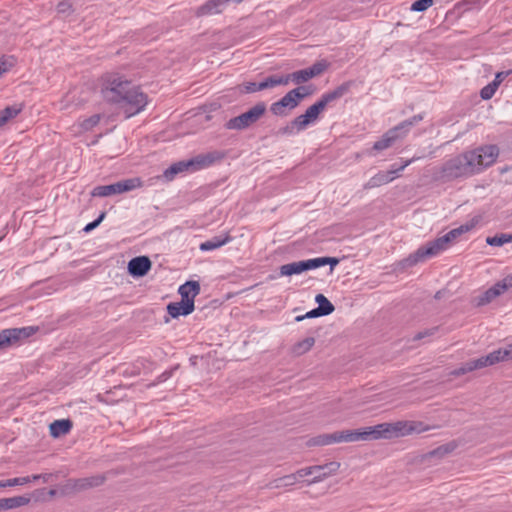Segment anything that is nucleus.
<instances>
[{
    "mask_svg": "<svg viewBox=\"0 0 512 512\" xmlns=\"http://www.w3.org/2000/svg\"><path fill=\"white\" fill-rule=\"evenodd\" d=\"M13 66V62L6 60V59H0V76L6 72H8L11 67Z\"/></svg>",
    "mask_w": 512,
    "mask_h": 512,
    "instance_id": "46",
    "label": "nucleus"
},
{
    "mask_svg": "<svg viewBox=\"0 0 512 512\" xmlns=\"http://www.w3.org/2000/svg\"><path fill=\"white\" fill-rule=\"evenodd\" d=\"M497 89V84L491 82L481 89L480 96L483 100H489L494 96Z\"/></svg>",
    "mask_w": 512,
    "mask_h": 512,
    "instance_id": "39",
    "label": "nucleus"
},
{
    "mask_svg": "<svg viewBox=\"0 0 512 512\" xmlns=\"http://www.w3.org/2000/svg\"><path fill=\"white\" fill-rule=\"evenodd\" d=\"M226 8L225 0H208L197 8V16L214 15L221 13Z\"/></svg>",
    "mask_w": 512,
    "mask_h": 512,
    "instance_id": "23",
    "label": "nucleus"
},
{
    "mask_svg": "<svg viewBox=\"0 0 512 512\" xmlns=\"http://www.w3.org/2000/svg\"><path fill=\"white\" fill-rule=\"evenodd\" d=\"M429 429L430 427L421 421H397L393 423H381L358 430L360 441H369L403 437L413 433H422Z\"/></svg>",
    "mask_w": 512,
    "mask_h": 512,
    "instance_id": "3",
    "label": "nucleus"
},
{
    "mask_svg": "<svg viewBox=\"0 0 512 512\" xmlns=\"http://www.w3.org/2000/svg\"><path fill=\"white\" fill-rule=\"evenodd\" d=\"M104 475H95L86 478L70 480L68 486L74 491H81L92 487L100 486L105 481Z\"/></svg>",
    "mask_w": 512,
    "mask_h": 512,
    "instance_id": "16",
    "label": "nucleus"
},
{
    "mask_svg": "<svg viewBox=\"0 0 512 512\" xmlns=\"http://www.w3.org/2000/svg\"><path fill=\"white\" fill-rule=\"evenodd\" d=\"M172 373H173V370L164 371L162 374H160L158 376L157 382L158 383L165 382L166 380H168L172 376Z\"/></svg>",
    "mask_w": 512,
    "mask_h": 512,
    "instance_id": "50",
    "label": "nucleus"
},
{
    "mask_svg": "<svg viewBox=\"0 0 512 512\" xmlns=\"http://www.w3.org/2000/svg\"><path fill=\"white\" fill-rule=\"evenodd\" d=\"M152 263L147 256L132 258L128 263V272L134 277H142L151 269Z\"/></svg>",
    "mask_w": 512,
    "mask_h": 512,
    "instance_id": "15",
    "label": "nucleus"
},
{
    "mask_svg": "<svg viewBox=\"0 0 512 512\" xmlns=\"http://www.w3.org/2000/svg\"><path fill=\"white\" fill-rule=\"evenodd\" d=\"M288 84V75H272L261 82H246L241 86L244 93H254L257 91L272 89L277 86Z\"/></svg>",
    "mask_w": 512,
    "mask_h": 512,
    "instance_id": "10",
    "label": "nucleus"
},
{
    "mask_svg": "<svg viewBox=\"0 0 512 512\" xmlns=\"http://www.w3.org/2000/svg\"><path fill=\"white\" fill-rule=\"evenodd\" d=\"M510 359H512V343L506 348H500L487 354L486 356L472 359L463 363L459 368L452 370L450 375L459 377L466 373L492 366L499 362L507 361Z\"/></svg>",
    "mask_w": 512,
    "mask_h": 512,
    "instance_id": "5",
    "label": "nucleus"
},
{
    "mask_svg": "<svg viewBox=\"0 0 512 512\" xmlns=\"http://www.w3.org/2000/svg\"><path fill=\"white\" fill-rule=\"evenodd\" d=\"M72 426V421L69 419L55 420L49 425L50 435L54 438L66 435L70 432Z\"/></svg>",
    "mask_w": 512,
    "mask_h": 512,
    "instance_id": "25",
    "label": "nucleus"
},
{
    "mask_svg": "<svg viewBox=\"0 0 512 512\" xmlns=\"http://www.w3.org/2000/svg\"><path fill=\"white\" fill-rule=\"evenodd\" d=\"M420 159V157H413L411 159H408L406 161L403 162V164L399 167V168H392V171H396V177H398L399 173L401 171H403L407 166H409L411 163H413L414 161Z\"/></svg>",
    "mask_w": 512,
    "mask_h": 512,
    "instance_id": "47",
    "label": "nucleus"
},
{
    "mask_svg": "<svg viewBox=\"0 0 512 512\" xmlns=\"http://www.w3.org/2000/svg\"><path fill=\"white\" fill-rule=\"evenodd\" d=\"M314 92L315 86L312 84L299 86L290 90V109L296 107L304 98L313 95Z\"/></svg>",
    "mask_w": 512,
    "mask_h": 512,
    "instance_id": "21",
    "label": "nucleus"
},
{
    "mask_svg": "<svg viewBox=\"0 0 512 512\" xmlns=\"http://www.w3.org/2000/svg\"><path fill=\"white\" fill-rule=\"evenodd\" d=\"M502 291L497 287V284H494L492 287L487 289L481 295L476 298L477 306H484L490 302H492L496 297L500 296Z\"/></svg>",
    "mask_w": 512,
    "mask_h": 512,
    "instance_id": "29",
    "label": "nucleus"
},
{
    "mask_svg": "<svg viewBox=\"0 0 512 512\" xmlns=\"http://www.w3.org/2000/svg\"><path fill=\"white\" fill-rule=\"evenodd\" d=\"M30 477H31V481H36V480L41 479L42 474H35V475L30 476Z\"/></svg>",
    "mask_w": 512,
    "mask_h": 512,
    "instance_id": "53",
    "label": "nucleus"
},
{
    "mask_svg": "<svg viewBox=\"0 0 512 512\" xmlns=\"http://www.w3.org/2000/svg\"><path fill=\"white\" fill-rule=\"evenodd\" d=\"M101 94L105 101L119 105L130 118L147 105V95L118 73H106L101 78Z\"/></svg>",
    "mask_w": 512,
    "mask_h": 512,
    "instance_id": "2",
    "label": "nucleus"
},
{
    "mask_svg": "<svg viewBox=\"0 0 512 512\" xmlns=\"http://www.w3.org/2000/svg\"><path fill=\"white\" fill-rule=\"evenodd\" d=\"M230 240H231V237L228 234H226L224 236H221V235L214 236L211 239L201 243L199 246V249L203 252L212 251V250H215V249H218V248L224 246L225 244L230 242Z\"/></svg>",
    "mask_w": 512,
    "mask_h": 512,
    "instance_id": "26",
    "label": "nucleus"
},
{
    "mask_svg": "<svg viewBox=\"0 0 512 512\" xmlns=\"http://www.w3.org/2000/svg\"><path fill=\"white\" fill-rule=\"evenodd\" d=\"M395 178L396 171H392V169L388 171H379L363 185V189L369 190L380 187L382 185L392 182Z\"/></svg>",
    "mask_w": 512,
    "mask_h": 512,
    "instance_id": "18",
    "label": "nucleus"
},
{
    "mask_svg": "<svg viewBox=\"0 0 512 512\" xmlns=\"http://www.w3.org/2000/svg\"><path fill=\"white\" fill-rule=\"evenodd\" d=\"M188 165H191V162L185 161H179L174 164H172L170 167H168L164 172L162 177L166 181H172L177 175L185 172L190 171L188 168Z\"/></svg>",
    "mask_w": 512,
    "mask_h": 512,
    "instance_id": "27",
    "label": "nucleus"
},
{
    "mask_svg": "<svg viewBox=\"0 0 512 512\" xmlns=\"http://www.w3.org/2000/svg\"><path fill=\"white\" fill-rule=\"evenodd\" d=\"M27 337L25 328L4 329L0 332V351L6 350L16 344L20 338Z\"/></svg>",
    "mask_w": 512,
    "mask_h": 512,
    "instance_id": "14",
    "label": "nucleus"
},
{
    "mask_svg": "<svg viewBox=\"0 0 512 512\" xmlns=\"http://www.w3.org/2000/svg\"><path fill=\"white\" fill-rule=\"evenodd\" d=\"M457 447V444L455 442H449L447 444L441 445L437 447L436 449L429 452L430 457H438L442 458L449 453L453 452Z\"/></svg>",
    "mask_w": 512,
    "mask_h": 512,
    "instance_id": "32",
    "label": "nucleus"
},
{
    "mask_svg": "<svg viewBox=\"0 0 512 512\" xmlns=\"http://www.w3.org/2000/svg\"><path fill=\"white\" fill-rule=\"evenodd\" d=\"M512 71H506V72H498L495 76V79L492 81V83L497 84V88L501 84V82L511 73Z\"/></svg>",
    "mask_w": 512,
    "mask_h": 512,
    "instance_id": "48",
    "label": "nucleus"
},
{
    "mask_svg": "<svg viewBox=\"0 0 512 512\" xmlns=\"http://www.w3.org/2000/svg\"><path fill=\"white\" fill-rule=\"evenodd\" d=\"M194 301L172 302L167 305V312L172 318L187 316L194 311Z\"/></svg>",
    "mask_w": 512,
    "mask_h": 512,
    "instance_id": "19",
    "label": "nucleus"
},
{
    "mask_svg": "<svg viewBox=\"0 0 512 512\" xmlns=\"http://www.w3.org/2000/svg\"><path fill=\"white\" fill-rule=\"evenodd\" d=\"M286 107H288V93L284 95L279 101L273 103L270 110L275 115H282Z\"/></svg>",
    "mask_w": 512,
    "mask_h": 512,
    "instance_id": "38",
    "label": "nucleus"
},
{
    "mask_svg": "<svg viewBox=\"0 0 512 512\" xmlns=\"http://www.w3.org/2000/svg\"><path fill=\"white\" fill-rule=\"evenodd\" d=\"M315 301L318 304V309L321 311L323 316H327L334 311V305L323 295L317 294Z\"/></svg>",
    "mask_w": 512,
    "mask_h": 512,
    "instance_id": "31",
    "label": "nucleus"
},
{
    "mask_svg": "<svg viewBox=\"0 0 512 512\" xmlns=\"http://www.w3.org/2000/svg\"><path fill=\"white\" fill-rule=\"evenodd\" d=\"M99 121H100V115L95 114V115H92L91 117L83 120V122L81 123V127L84 130H90L93 127H95L99 123Z\"/></svg>",
    "mask_w": 512,
    "mask_h": 512,
    "instance_id": "41",
    "label": "nucleus"
},
{
    "mask_svg": "<svg viewBox=\"0 0 512 512\" xmlns=\"http://www.w3.org/2000/svg\"><path fill=\"white\" fill-rule=\"evenodd\" d=\"M359 438V430H342L336 431L331 434H322L316 437H313L307 441L308 446H325L333 443L340 442H358Z\"/></svg>",
    "mask_w": 512,
    "mask_h": 512,
    "instance_id": "8",
    "label": "nucleus"
},
{
    "mask_svg": "<svg viewBox=\"0 0 512 512\" xmlns=\"http://www.w3.org/2000/svg\"><path fill=\"white\" fill-rule=\"evenodd\" d=\"M340 468V463L332 461L323 465L310 466L311 478L307 480V484L316 483L323 479L334 475Z\"/></svg>",
    "mask_w": 512,
    "mask_h": 512,
    "instance_id": "13",
    "label": "nucleus"
},
{
    "mask_svg": "<svg viewBox=\"0 0 512 512\" xmlns=\"http://www.w3.org/2000/svg\"><path fill=\"white\" fill-rule=\"evenodd\" d=\"M321 316H323L321 311L316 307V308L312 309L311 311L307 312L305 315L297 316L295 318V320L302 321L303 319H306V318H316V317H321Z\"/></svg>",
    "mask_w": 512,
    "mask_h": 512,
    "instance_id": "45",
    "label": "nucleus"
},
{
    "mask_svg": "<svg viewBox=\"0 0 512 512\" xmlns=\"http://www.w3.org/2000/svg\"><path fill=\"white\" fill-rule=\"evenodd\" d=\"M280 273L283 276H288V264L282 265L280 267Z\"/></svg>",
    "mask_w": 512,
    "mask_h": 512,
    "instance_id": "52",
    "label": "nucleus"
},
{
    "mask_svg": "<svg viewBox=\"0 0 512 512\" xmlns=\"http://www.w3.org/2000/svg\"><path fill=\"white\" fill-rule=\"evenodd\" d=\"M243 0H225V5L227 6L230 2H235V3H241Z\"/></svg>",
    "mask_w": 512,
    "mask_h": 512,
    "instance_id": "55",
    "label": "nucleus"
},
{
    "mask_svg": "<svg viewBox=\"0 0 512 512\" xmlns=\"http://www.w3.org/2000/svg\"><path fill=\"white\" fill-rule=\"evenodd\" d=\"M512 242V234L501 233L492 237H487L486 243L490 246H502L506 243Z\"/></svg>",
    "mask_w": 512,
    "mask_h": 512,
    "instance_id": "34",
    "label": "nucleus"
},
{
    "mask_svg": "<svg viewBox=\"0 0 512 512\" xmlns=\"http://www.w3.org/2000/svg\"><path fill=\"white\" fill-rule=\"evenodd\" d=\"M70 8H71V5L68 2H60L57 5V10L60 13H65V12L69 11Z\"/></svg>",
    "mask_w": 512,
    "mask_h": 512,
    "instance_id": "51",
    "label": "nucleus"
},
{
    "mask_svg": "<svg viewBox=\"0 0 512 512\" xmlns=\"http://www.w3.org/2000/svg\"><path fill=\"white\" fill-rule=\"evenodd\" d=\"M497 287L504 293L509 288L512 287V273L507 275L505 278H503L501 281L497 282Z\"/></svg>",
    "mask_w": 512,
    "mask_h": 512,
    "instance_id": "43",
    "label": "nucleus"
},
{
    "mask_svg": "<svg viewBox=\"0 0 512 512\" xmlns=\"http://www.w3.org/2000/svg\"><path fill=\"white\" fill-rule=\"evenodd\" d=\"M311 470L310 467H305L302 469H299L295 473L290 474V485L299 483V482H306L307 480L311 478Z\"/></svg>",
    "mask_w": 512,
    "mask_h": 512,
    "instance_id": "33",
    "label": "nucleus"
},
{
    "mask_svg": "<svg viewBox=\"0 0 512 512\" xmlns=\"http://www.w3.org/2000/svg\"><path fill=\"white\" fill-rule=\"evenodd\" d=\"M50 476H51L50 474H42L41 479H42L44 482H47V481L49 480Z\"/></svg>",
    "mask_w": 512,
    "mask_h": 512,
    "instance_id": "54",
    "label": "nucleus"
},
{
    "mask_svg": "<svg viewBox=\"0 0 512 512\" xmlns=\"http://www.w3.org/2000/svg\"><path fill=\"white\" fill-rule=\"evenodd\" d=\"M31 482V477L25 476V477H16L12 479L7 480H1L0 481V488L5 487H13L18 485H25Z\"/></svg>",
    "mask_w": 512,
    "mask_h": 512,
    "instance_id": "37",
    "label": "nucleus"
},
{
    "mask_svg": "<svg viewBox=\"0 0 512 512\" xmlns=\"http://www.w3.org/2000/svg\"><path fill=\"white\" fill-rule=\"evenodd\" d=\"M265 111L266 105L258 103L241 115L228 120L225 127L230 130H243L257 122Z\"/></svg>",
    "mask_w": 512,
    "mask_h": 512,
    "instance_id": "7",
    "label": "nucleus"
},
{
    "mask_svg": "<svg viewBox=\"0 0 512 512\" xmlns=\"http://www.w3.org/2000/svg\"><path fill=\"white\" fill-rule=\"evenodd\" d=\"M402 134L399 132L398 128L395 126L391 129H389L380 140L376 141L373 145V150L375 151H382L385 150L393 145V143L399 139L402 138Z\"/></svg>",
    "mask_w": 512,
    "mask_h": 512,
    "instance_id": "20",
    "label": "nucleus"
},
{
    "mask_svg": "<svg viewBox=\"0 0 512 512\" xmlns=\"http://www.w3.org/2000/svg\"><path fill=\"white\" fill-rule=\"evenodd\" d=\"M30 502V499L25 496H15L11 498L0 499V510H9L25 506Z\"/></svg>",
    "mask_w": 512,
    "mask_h": 512,
    "instance_id": "28",
    "label": "nucleus"
},
{
    "mask_svg": "<svg viewBox=\"0 0 512 512\" xmlns=\"http://www.w3.org/2000/svg\"><path fill=\"white\" fill-rule=\"evenodd\" d=\"M315 344V338L314 337H306L305 339L297 342L294 344L292 348V352L295 355H303L306 352H308Z\"/></svg>",
    "mask_w": 512,
    "mask_h": 512,
    "instance_id": "30",
    "label": "nucleus"
},
{
    "mask_svg": "<svg viewBox=\"0 0 512 512\" xmlns=\"http://www.w3.org/2000/svg\"><path fill=\"white\" fill-rule=\"evenodd\" d=\"M354 85V82L352 80L343 82L336 88H334L331 91L325 92L322 94L321 98L324 100L326 106H330L333 102L339 100L343 96H345L347 93H349L351 87Z\"/></svg>",
    "mask_w": 512,
    "mask_h": 512,
    "instance_id": "17",
    "label": "nucleus"
},
{
    "mask_svg": "<svg viewBox=\"0 0 512 512\" xmlns=\"http://www.w3.org/2000/svg\"><path fill=\"white\" fill-rule=\"evenodd\" d=\"M319 117L317 111L312 107H308L304 114L296 117L292 125L298 130H304L308 125L314 123Z\"/></svg>",
    "mask_w": 512,
    "mask_h": 512,
    "instance_id": "22",
    "label": "nucleus"
},
{
    "mask_svg": "<svg viewBox=\"0 0 512 512\" xmlns=\"http://www.w3.org/2000/svg\"><path fill=\"white\" fill-rule=\"evenodd\" d=\"M437 331H438V327H432V328L425 329L423 331L418 332L413 337V340L418 341V340H422L426 337H431V336L435 335Z\"/></svg>",
    "mask_w": 512,
    "mask_h": 512,
    "instance_id": "42",
    "label": "nucleus"
},
{
    "mask_svg": "<svg viewBox=\"0 0 512 512\" xmlns=\"http://www.w3.org/2000/svg\"><path fill=\"white\" fill-rule=\"evenodd\" d=\"M339 259L335 257H318L290 263V275L300 274L302 272L316 269L324 265H330L331 271L338 265Z\"/></svg>",
    "mask_w": 512,
    "mask_h": 512,
    "instance_id": "9",
    "label": "nucleus"
},
{
    "mask_svg": "<svg viewBox=\"0 0 512 512\" xmlns=\"http://www.w3.org/2000/svg\"><path fill=\"white\" fill-rule=\"evenodd\" d=\"M21 111L18 106H9L0 111V127L3 126L8 120L16 117Z\"/></svg>",
    "mask_w": 512,
    "mask_h": 512,
    "instance_id": "35",
    "label": "nucleus"
},
{
    "mask_svg": "<svg viewBox=\"0 0 512 512\" xmlns=\"http://www.w3.org/2000/svg\"><path fill=\"white\" fill-rule=\"evenodd\" d=\"M327 68L328 63L325 60L317 61L308 68L293 72L290 78L297 84L304 83L313 77L321 75Z\"/></svg>",
    "mask_w": 512,
    "mask_h": 512,
    "instance_id": "11",
    "label": "nucleus"
},
{
    "mask_svg": "<svg viewBox=\"0 0 512 512\" xmlns=\"http://www.w3.org/2000/svg\"><path fill=\"white\" fill-rule=\"evenodd\" d=\"M433 5V0H417L415 1L412 6V11L422 12L427 10L429 7Z\"/></svg>",
    "mask_w": 512,
    "mask_h": 512,
    "instance_id": "40",
    "label": "nucleus"
},
{
    "mask_svg": "<svg viewBox=\"0 0 512 512\" xmlns=\"http://www.w3.org/2000/svg\"><path fill=\"white\" fill-rule=\"evenodd\" d=\"M473 224H463L457 228L450 230L445 235L428 242L425 246H421L417 251L410 256L409 260L412 264L423 261L427 258L438 255L440 252L446 250L459 236L470 231Z\"/></svg>",
    "mask_w": 512,
    "mask_h": 512,
    "instance_id": "4",
    "label": "nucleus"
},
{
    "mask_svg": "<svg viewBox=\"0 0 512 512\" xmlns=\"http://www.w3.org/2000/svg\"><path fill=\"white\" fill-rule=\"evenodd\" d=\"M224 154L219 151H212L206 154H199L194 158L186 160L187 162H191V165H188V168L191 172L201 170L203 168L209 167L217 161L223 159Z\"/></svg>",
    "mask_w": 512,
    "mask_h": 512,
    "instance_id": "12",
    "label": "nucleus"
},
{
    "mask_svg": "<svg viewBox=\"0 0 512 512\" xmlns=\"http://www.w3.org/2000/svg\"><path fill=\"white\" fill-rule=\"evenodd\" d=\"M511 71H512V69H511Z\"/></svg>",
    "mask_w": 512,
    "mask_h": 512,
    "instance_id": "57",
    "label": "nucleus"
},
{
    "mask_svg": "<svg viewBox=\"0 0 512 512\" xmlns=\"http://www.w3.org/2000/svg\"><path fill=\"white\" fill-rule=\"evenodd\" d=\"M178 292L183 301H194L195 297L200 293V284L198 281H187L181 285Z\"/></svg>",
    "mask_w": 512,
    "mask_h": 512,
    "instance_id": "24",
    "label": "nucleus"
},
{
    "mask_svg": "<svg viewBox=\"0 0 512 512\" xmlns=\"http://www.w3.org/2000/svg\"><path fill=\"white\" fill-rule=\"evenodd\" d=\"M55 493H56V491H55V490H50V491H49V494H50L51 496H54V495H55Z\"/></svg>",
    "mask_w": 512,
    "mask_h": 512,
    "instance_id": "56",
    "label": "nucleus"
},
{
    "mask_svg": "<svg viewBox=\"0 0 512 512\" xmlns=\"http://www.w3.org/2000/svg\"><path fill=\"white\" fill-rule=\"evenodd\" d=\"M106 216V213L105 212H102L99 217L97 219H95L94 221L88 223L85 227H84V231L85 232H90L92 230H94L96 227L99 226V224L103 221V219L105 218Z\"/></svg>",
    "mask_w": 512,
    "mask_h": 512,
    "instance_id": "44",
    "label": "nucleus"
},
{
    "mask_svg": "<svg viewBox=\"0 0 512 512\" xmlns=\"http://www.w3.org/2000/svg\"><path fill=\"white\" fill-rule=\"evenodd\" d=\"M311 106L317 111L318 114L327 108L324 100H322L321 97Z\"/></svg>",
    "mask_w": 512,
    "mask_h": 512,
    "instance_id": "49",
    "label": "nucleus"
},
{
    "mask_svg": "<svg viewBox=\"0 0 512 512\" xmlns=\"http://www.w3.org/2000/svg\"><path fill=\"white\" fill-rule=\"evenodd\" d=\"M143 182L139 177H133L128 179L120 180L116 183L109 185H100L94 187L91 192L93 197H107L116 194H122L130 192L135 189L142 187Z\"/></svg>",
    "mask_w": 512,
    "mask_h": 512,
    "instance_id": "6",
    "label": "nucleus"
},
{
    "mask_svg": "<svg viewBox=\"0 0 512 512\" xmlns=\"http://www.w3.org/2000/svg\"><path fill=\"white\" fill-rule=\"evenodd\" d=\"M499 155L496 145H484L477 149L456 155L445 161L434 173L435 181L447 183L467 178L491 166Z\"/></svg>",
    "mask_w": 512,
    "mask_h": 512,
    "instance_id": "1",
    "label": "nucleus"
},
{
    "mask_svg": "<svg viewBox=\"0 0 512 512\" xmlns=\"http://www.w3.org/2000/svg\"><path fill=\"white\" fill-rule=\"evenodd\" d=\"M422 119H423V116L421 114H417V115H414L413 117H411L410 119L402 121L401 123L396 125V127L398 128V130L402 134V136H405L406 133L409 131V129L413 125L420 122Z\"/></svg>",
    "mask_w": 512,
    "mask_h": 512,
    "instance_id": "36",
    "label": "nucleus"
}]
</instances>
